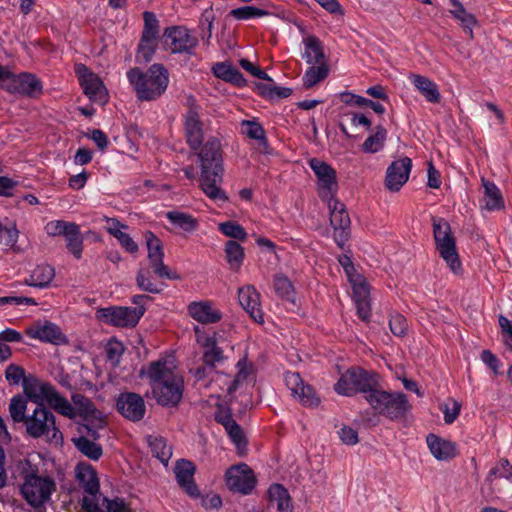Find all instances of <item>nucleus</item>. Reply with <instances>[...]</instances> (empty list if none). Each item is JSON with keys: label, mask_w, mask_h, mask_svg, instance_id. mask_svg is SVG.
<instances>
[{"label": "nucleus", "mask_w": 512, "mask_h": 512, "mask_svg": "<svg viewBox=\"0 0 512 512\" xmlns=\"http://www.w3.org/2000/svg\"><path fill=\"white\" fill-rule=\"evenodd\" d=\"M176 367L173 357H164L150 362L140 372L148 378L152 395L162 406L175 407L182 399L184 381Z\"/></svg>", "instance_id": "obj_1"}, {"label": "nucleus", "mask_w": 512, "mask_h": 512, "mask_svg": "<svg viewBox=\"0 0 512 512\" xmlns=\"http://www.w3.org/2000/svg\"><path fill=\"white\" fill-rule=\"evenodd\" d=\"M200 168V187L207 197L214 201H227L226 193L220 185L223 181L224 166L221 142L210 137L196 150Z\"/></svg>", "instance_id": "obj_2"}, {"label": "nucleus", "mask_w": 512, "mask_h": 512, "mask_svg": "<svg viewBox=\"0 0 512 512\" xmlns=\"http://www.w3.org/2000/svg\"><path fill=\"white\" fill-rule=\"evenodd\" d=\"M127 79L139 101L158 100L167 90L169 72L162 64H152L146 71L138 67L127 71Z\"/></svg>", "instance_id": "obj_3"}, {"label": "nucleus", "mask_w": 512, "mask_h": 512, "mask_svg": "<svg viewBox=\"0 0 512 512\" xmlns=\"http://www.w3.org/2000/svg\"><path fill=\"white\" fill-rule=\"evenodd\" d=\"M20 475L23 479L21 492L27 502L38 507L49 500L55 490V483L50 477H42L37 474V468L29 461L19 465Z\"/></svg>", "instance_id": "obj_4"}, {"label": "nucleus", "mask_w": 512, "mask_h": 512, "mask_svg": "<svg viewBox=\"0 0 512 512\" xmlns=\"http://www.w3.org/2000/svg\"><path fill=\"white\" fill-rule=\"evenodd\" d=\"M26 434L33 438H45L49 443L62 444L63 435L56 425L55 415L44 405H37L28 414L25 422Z\"/></svg>", "instance_id": "obj_5"}, {"label": "nucleus", "mask_w": 512, "mask_h": 512, "mask_svg": "<svg viewBox=\"0 0 512 512\" xmlns=\"http://www.w3.org/2000/svg\"><path fill=\"white\" fill-rule=\"evenodd\" d=\"M366 401L376 412L392 421L400 420L406 416L411 409L408 398L404 393H390L379 389L365 395Z\"/></svg>", "instance_id": "obj_6"}, {"label": "nucleus", "mask_w": 512, "mask_h": 512, "mask_svg": "<svg viewBox=\"0 0 512 512\" xmlns=\"http://www.w3.org/2000/svg\"><path fill=\"white\" fill-rule=\"evenodd\" d=\"M378 387L377 373L359 367H352L341 375L334 389L340 395L353 396L358 392L370 395Z\"/></svg>", "instance_id": "obj_7"}, {"label": "nucleus", "mask_w": 512, "mask_h": 512, "mask_svg": "<svg viewBox=\"0 0 512 512\" xmlns=\"http://www.w3.org/2000/svg\"><path fill=\"white\" fill-rule=\"evenodd\" d=\"M432 227L436 250L451 271L458 273L461 269V262L450 224L444 218L432 217Z\"/></svg>", "instance_id": "obj_8"}, {"label": "nucleus", "mask_w": 512, "mask_h": 512, "mask_svg": "<svg viewBox=\"0 0 512 512\" xmlns=\"http://www.w3.org/2000/svg\"><path fill=\"white\" fill-rule=\"evenodd\" d=\"M75 73L84 94L93 102L105 105L109 100L108 90L101 78L90 71L84 64L75 65Z\"/></svg>", "instance_id": "obj_9"}, {"label": "nucleus", "mask_w": 512, "mask_h": 512, "mask_svg": "<svg viewBox=\"0 0 512 512\" xmlns=\"http://www.w3.org/2000/svg\"><path fill=\"white\" fill-rule=\"evenodd\" d=\"M146 309L107 307L97 311V318L116 327H135Z\"/></svg>", "instance_id": "obj_10"}, {"label": "nucleus", "mask_w": 512, "mask_h": 512, "mask_svg": "<svg viewBox=\"0 0 512 512\" xmlns=\"http://www.w3.org/2000/svg\"><path fill=\"white\" fill-rule=\"evenodd\" d=\"M310 168L318 179L319 196L323 201L331 200L338 190L336 171L329 164L317 158L309 161Z\"/></svg>", "instance_id": "obj_11"}, {"label": "nucleus", "mask_w": 512, "mask_h": 512, "mask_svg": "<svg viewBox=\"0 0 512 512\" xmlns=\"http://www.w3.org/2000/svg\"><path fill=\"white\" fill-rule=\"evenodd\" d=\"M330 211V223L334 228V240L340 248L350 236V218L345 205L335 197L326 201Z\"/></svg>", "instance_id": "obj_12"}, {"label": "nucleus", "mask_w": 512, "mask_h": 512, "mask_svg": "<svg viewBox=\"0 0 512 512\" xmlns=\"http://www.w3.org/2000/svg\"><path fill=\"white\" fill-rule=\"evenodd\" d=\"M284 380L291 395L297 399L303 406L316 408L320 404V397L315 389L304 382L298 372H286Z\"/></svg>", "instance_id": "obj_13"}, {"label": "nucleus", "mask_w": 512, "mask_h": 512, "mask_svg": "<svg viewBox=\"0 0 512 512\" xmlns=\"http://www.w3.org/2000/svg\"><path fill=\"white\" fill-rule=\"evenodd\" d=\"M145 239L148 249V259L153 272L160 278L170 280L180 279V276L170 271L163 262L164 251L161 240L150 231L146 232Z\"/></svg>", "instance_id": "obj_14"}, {"label": "nucleus", "mask_w": 512, "mask_h": 512, "mask_svg": "<svg viewBox=\"0 0 512 512\" xmlns=\"http://www.w3.org/2000/svg\"><path fill=\"white\" fill-rule=\"evenodd\" d=\"M227 487L243 495L250 494L256 484V478L251 468L245 464H239L230 467L226 471Z\"/></svg>", "instance_id": "obj_15"}, {"label": "nucleus", "mask_w": 512, "mask_h": 512, "mask_svg": "<svg viewBox=\"0 0 512 512\" xmlns=\"http://www.w3.org/2000/svg\"><path fill=\"white\" fill-rule=\"evenodd\" d=\"M9 77L4 80L2 88L9 93H17L21 95L34 96L41 93V81L31 73L14 74L9 69Z\"/></svg>", "instance_id": "obj_16"}, {"label": "nucleus", "mask_w": 512, "mask_h": 512, "mask_svg": "<svg viewBox=\"0 0 512 512\" xmlns=\"http://www.w3.org/2000/svg\"><path fill=\"white\" fill-rule=\"evenodd\" d=\"M116 407L124 418L133 422L142 420L146 412L144 399L134 392L120 393L116 400Z\"/></svg>", "instance_id": "obj_17"}, {"label": "nucleus", "mask_w": 512, "mask_h": 512, "mask_svg": "<svg viewBox=\"0 0 512 512\" xmlns=\"http://www.w3.org/2000/svg\"><path fill=\"white\" fill-rule=\"evenodd\" d=\"M164 35L171 40L170 49L172 53L192 54V51L198 45V39L185 27L167 28Z\"/></svg>", "instance_id": "obj_18"}, {"label": "nucleus", "mask_w": 512, "mask_h": 512, "mask_svg": "<svg viewBox=\"0 0 512 512\" xmlns=\"http://www.w3.org/2000/svg\"><path fill=\"white\" fill-rule=\"evenodd\" d=\"M27 335L30 338L54 345H65L68 343V338L61 331L60 327L49 321L33 325L27 330Z\"/></svg>", "instance_id": "obj_19"}, {"label": "nucleus", "mask_w": 512, "mask_h": 512, "mask_svg": "<svg viewBox=\"0 0 512 512\" xmlns=\"http://www.w3.org/2000/svg\"><path fill=\"white\" fill-rule=\"evenodd\" d=\"M411 167L412 161L409 157L393 161L387 168L386 187L390 191H398L407 182Z\"/></svg>", "instance_id": "obj_20"}, {"label": "nucleus", "mask_w": 512, "mask_h": 512, "mask_svg": "<svg viewBox=\"0 0 512 512\" xmlns=\"http://www.w3.org/2000/svg\"><path fill=\"white\" fill-rule=\"evenodd\" d=\"M196 339L204 349L203 363L210 369H213L217 363L224 360L223 350L217 345L215 336L205 335L199 327H195Z\"/></svg>", "instance_id": "obj_21"}, {"label": "nucleus", "mask_w": 512, "mask_h": 512, "mask_svg": "<svg viewBox=\"0 0 512 512\" xmlns=\"http://www.w3.org/2000/svg\"><path fill=\"white\" fill-rule=\"evenodd\" d=\"M185 135L189 147L196 151L203 143V128L199 118L198 109L192 105L185 119Z\"/></svg>", "instance_id": "obj_22"}, {"label": "nucleus", "mask_w": 512, "mask_h": 512, "mask_svg": "<svg viewBox=\"0 0 512 512\" xmlns=\"http://www.w3.org/2000/svg\"><path fill=\"white\" fill-rule=\"evenodd\" d=\"M238 299L240 305L259 324L264 322L263 312L260 306V295L253 286H245L239 289Z\"/></svg>", "instance_id": "obj_23"}, {"label": "nucleus", "mask_w": 512, "mask_h": 512, "mask_svg": "<svg viewBox=\"0 0 512 512\" xmlns=\"http://www.w3.org/2000/svg\"><path fill=\"white\" fill-rule=\"evenodd\" d=\"M195 465L188 460H178L174 468L177 482L191 497L199 496V490L194 482Z\"/></svg>", "instance_id": "obj_24"}, {"label": "nucleus", "mask_w": 512, "mask_h": 512, "mask_svg": "<svg viewBox=\"0 0 512 512\" xmlns=\"http://www.w3.org/2000/svg\"><path fill=\"white\" fill-rule=\"evenodd\" d=\"M189 315L201 324H214L222 319V313L211 301L191 302L188 305Z\"/></svg>", "instance_id": "obj_25"}, {"label": "nucleus", "mask_w": 512, "mask_h": 512, "mask_svg": "<svg viewBox=\"0 0 512 512\" xmlns=\"http://www.w3.org/2000/svg\"><path fill=\"white\" fill-rule=\"evenodd\" d=\"M75 476L79 485L90 495L88 498L94 501L100 487L95 469L90 464L79 463L75 467Z\"/></svg>", "instance_id": "obj_26"}, {"label": "nucleus", "mask_w": 512, "mask_h": 512, "mask_svg": "<svg viewBox=\"0 0 512 512\" xmlns=\"http://www.w3.org/2000/svg\"><path fill=\"white\" fill-rule=\"evenodd\" d=\"M409 79L427 102L432 104L440 103L442 96L438 85L433 80L420 74H411Z\"/></svg>", "instance_id": "obj_27"}, {"label": "nucleus", "mask_w": 512, "mask_h": 512, "mask_svg": "<svg viewBox=\"0 0 512 512\" xmlns=\"http://www.w3.org/2000/svg\"><path fill=\"white\" fill-rule=\"evenodd\" d=\"M23 391L27 398L37 405H43V400H48L55 387L50 383L37 382L35 380L24 379Z\"/></svg>", "instance_id": "obj_28"}, {"label": "nucleus", "mask_w": 512, "mask_h": 512, "mask_svg": "<svg viewBox=\"0 0 512 512\" xmlns=\"http://www.w3.org/2000/svg\"><path fill=\"white\" fill-rule=\"evenodd\" d=\"M427 445L430 452L437 460H449L456 455V446L453 442L445 440L435 434L427 436Z\"/></svg>", "instance_id": "obj_29"}, {"label": "nucleus", "mask_w": 512, "mask_h": 512, "mask_svg": "<svg viewBox=\"0 0 512 512\" xmlns=\"http://www.w3.org/2000/svg\"><path fill=\"white\" fill-rule=\"evenodd\" d=\"M450 2L453 9H450L449 13L454 19L459 21L464 32L469 36V38L473 39V28L478 24L476 17L469 13L459 0H450Z\"/></svg>", "instance_id": "obj_30"}, {"label": "nucleus", "mask_w": 512, "mask_h": 512, "mask_svg": "<svg viewBox=\"0 0 512 512\" xmlns=\"http://www.w3.org/2000/svg\"><path fill=\"white\" fill-rule=\"evenodd\" d=\"M355 297V305L359 318L367 322L371 316V308L369 302V287L365 282L354 284L352 286Z\"/></svg>", "instance_id": "obj_31"}, {"label": "nucleus", "mask_w": 512, "mask_h": 512, "mask_svg": "<svg viewBox=\"0 0 512 512\" xmlns=\"http://www.w3.org/2000/svg\"><path fill=\"white\" fill-rule=\"evenodd\" d=\"M213 74L226 82L243 87L246 80L242 73L228 62H218L212 67Z\"/></svg>", "instance_id": "obj_32"}, {"label": "nucleus", "mask_w": 512, "mask_h": 512, "mask_svg": "<svg viewBox=\"0 0 512 512\" xmlns=\"http://www.w3.org/2000/svg\"><path fill=\"white\" fill-rule=\"evenodd\" d=\"M55 277L54 268L48 264H41L34 268L24 283L36 288H46Z\"/></svg>", "instance_id": "obj_33"}, {"label": "nucleus", "mask_w": 512, "mask_h": 512, "mask_svg": "<svg viewBox=\"0 0 512 512\" xmlns=\"http://www.w3.org/2000/svg\"><path fill=\"white\" fill-rule=\"evenodd\" d=\"M106 510L99 508L98 504L87 496L82 499V509L86 512H133L123 499L116 498L113 500L105 499Z\"/></svg>", "instance_id": "obj_34"}, {"label": "nucleus", "mask_w": 512, "mask_h": 512, "mask_svg": "<svg viewBox=\"0 0 512 512\" xmlns=\"http://www.w3.org/2000/svg\"><path fill=\"white\" fill-rule=\"evenodd\" d=\"M305 51L303 58L308 64H324L325 55L320 40L315 36H308L303 40Z\"/></svg>", "instance_id": "obj_35"}, {"label": "nucleus", "mask_w": 512, "mask_h": 512, "mask_svg": "<svg viewBox=\"0 0 512 512\" xmlns=\"http://www.w3.org/2000/svg\"><path fill=\"white\" fill-rule=\"evenodd\" d=\"M484 187L485 209L488 211L501 210L504 208V199L499 188L493 183L482 178Z\"/></svg>", "instance_id": "obj_36"}, {"label": "nucleus", "mask_w": 512, "mask_h": 512, "mask_svg": "<svg viewBox=\"0 0 512 512\" xmlns=\"http://www.w3.org/2000/svg\"><path fill=\"white\" fill-rule=\"evenodd\" d=\"M166 218L176 227L185 232H193L198 226V220L192 215L178 210L168 211Z\"/></svg>", "instance_id": "obj_37"}, {"label": "nucleus", "mask_w": 512, "mask_h": 512, "mask_svg": "<svg viewBox=\"0 0 512 512\" xmlns=\"http://www.w3.org/2000/svg\"><path fill=\"white\" fill-rule=\"evenodd\" d=\"M386 140L387 130L382 125H378L375 132L363 142L361 149L365 153H377L384 148Z\"/></svg>", "instance_id": "obj_38"}, {"label": "nucleus", "mask_w": 512, "mask_h": 512, "mask_svg": "<svg viewBox=\"0 0 512 512\" xmlns=\"http://www.w3.org/2000/svg\"><path fill=\"white\" fill-rule=\"evenodd\" d=\"M148 444L152 455L159 459L161 463L167 465L172 456V448L167 441L163 437L149 436Z\"/></svg>", "instance_id": "obj_39"}, {"label": "nucleus", "mask_w": 512, "mask_h": 512, "mask_svg": "<svg viewBox=\"0 0 512 512\" xmlns=\"http://www.w3.org/2000/svg\"><path fill=\"white\" fill-rule=\"evenodd\" d=\"M75 447L87 458L91 460H98L103 454L100 444L88 439L87 436H79L72 439Z\"/></svg>", "instance_id": "obj_40"}, {"label": "nucleus", "mask_w": 512, "mask_h": 512, "mask_svg": "<svg viewBox=\"0 0 512 512\" xmlns=\"http://www.w3.org/2000/svg\"><path fill=\"white\" fill-rule=\"evenodd\" d=\"M64 237L67 242V249L76 259H80L83 250V238L79 225L73 223L65 233Z\"/></svg>", "instance_id": "obj_41"}, {"label": "nucleus", "mask_w": 512, "mask_h": 512, "mask_svg": "<svg viewBox=\"0 0 512 512\" xmlns=\"http://www.w3.org/2000/svg\"><path fill=\"white\" fill-rule=\"evenodd\" d=\"M225 254L230 268L238 271L245 256L243 247L238 242L229 240L225 245Z\"/></svg>", "instance_id": "obj_42"}, {"label": "nucleus", "mask_w": 512, "mask_h": 512, "mask_svg": "<svg viewBox=\"0 0 512 512\" xmlns=\"http://www.w3.org/2000/svg\"><path fill=\"white\" fill-rule=\"evenodd\" d=\"M48 398L47 403L55 409L58 413L72 419L76 416V409L72 404L63 396H61L56 389Z\"/></svg>", "instance_id": "obj_43"}, {"label": "nucleus", "mask_w": 512, "mask_h": 512, "mask_svg": "<svg viewBox=\"0 0 512 512\" xmlns=\"http://www.w3.org/2000/svg\"><path fill=\"white\" fill-rule=\"evenodd\" d=\"M27 411V400L21 396L17 395L11 398L9 403V413L12 420L15 423H23L25 424L28 419Z\"/></svg>", "instance_id": "obj_44"}, {"label": "nucleus", "mask_w": 512, "mask_h": 512, "mask_svg": "<svg viewBox=\"0 0 512 512\" xmlns=\"http://www.w3.org/2000/svg\"><path fill=\"white\" fill-rule=\"evenodd\" d=\"M269 499L275 502L278 510L286 511L290 507V496L281 484H273L268 490Z\"/></svg>", "instance_id": "obj_45"}, {"label": "nucleus", "mask_w": 512, "mask_h": 512, "mask_svg": "<svg viewBox=\"0 0 512 512\" xmlns=\"http://www.w3.org/2000/svg\"><path fill=\"white\" fill-rule=\"evenodd\" d=\"M256 87L260 95L268 99L287 98L292 94L291 88L276 86L272 82L258 83Z\"/></svg>", "instance_id": "obj_46"}, {"label": "nucleus", "mask_w": 512, "mask_h": 512, "mask_svg": "<svg viewBox=\"0 0 512 512\" xmlns=\"http://www.w3.org/2000/svg\"><path fill=\"white\" fill-rule=\"evenodd\" d=\"M329 73L326 63L318 64V66H311L303 76V85L306 88H311L320 81L324 80Z\"/></svg>", "instance_id": "obj_47"}, {"label": "nucleus", "mask_w": 512, "mask_h": 512, "mask_svg": "<svg viewBox=\"0 0 512 512\" xmlns=\"http://www.w3.org/2000/svg\"><path fill=\"white\" fill-rule=\"evenodd\" d=\"M270 12L254 6H243L230 11V16L236 20H248L269 15Z\"/></svg>", "instance_id": "obj_48"}, {"label": "nucleus", "mask_w": 512, "mask_h": 512, "mask_svg": "<svg viewBox=\"0 0 512 512\" xmlns=\"http://www.w3.org/2000/svg\"><path fill=\"white\" fill-rule=\"evenodd\" d=\"M215 20V14L212 8L204 10L200 17L199 28L201 30V38L207 44L210 43L213 32V23Z\"/></svg>", "instance_id": "obj_49"}, {"label": "nucleus", "mask_w": 512, "mask_h": 512, "mask_svg": "<svg viewBox=\"0 0 512 512\" xmlns=\"http://www.w3.org/2000/svg\"><path fill=\"white\" fill-rule=\"evenodd\" d=\"M158 45V39L141 37L137 50V58L149 62Z\"/></svg>", "instance_id": "obj_50"}, {"label": "nucleus", "mask_w": 512, "mask_h": 512, "mask_svg": "<svg viewBox=\"0 0 512 512\" xmlns=\"http://www.w3.org/2000/svg\"><path fill=\"white\" fill-rule=\"evenodd\" d=\"M136 282L138 287L145 292L157 294L163 289L162 286H159L157 283L152 281L149 271L145 269H140L138 271Z\"/></svg>", "instance_id": "obj_51"}, {"label": "nucleus", "mask_w": 512, "mask_h": 512, "mask_svg": "<svg viewBox=\"0 0 512 512\" xmlns=\"http://www.w3.org/2000/svg\"><path fill=\"white\" fill-rule=\"evenodd\" d=\"M72 402L75 407L79 410V414L85 417L94 416L97 412L95 406L92 401L80 393H75L72 395Z\"/></svg>", "instance_id": "obj_52"}, {"label": "nucleus", "mask_w": 512, "mask_h": 512, "mask_svg": "<svg viewBox=\"0 0 512 512\" xmlns=\"http://www.w3.org/2000/svg\"><path fill=\"white\" fill-rule=\"evenodd\" d=\"M144 29L142 37L158 39L159 21L153 12L146 11L143 14Z\"/></svg>", "instance_id": "obj_53"}, {"label": "nucleus", "mask_w": 512, "mask_h": 512, "mask_svg": "<svg viewBox=\"0 0 512 512\" xmlns=\"http://www.w3.org/2000/svg\"><path fill=\"white\" fill-rule=\"evenodd\" d=\"M219 230L227 237L234 238L237 240H245L247 237V233L244 230V228L234 222V221H227L224 223H221L219 225Z\"/></svg>", "instance_id": "obj_54"}, {"label": "nucleus", "mask_w": 512, "mask_h": 512, "mask_svg": "<svg viewBox=\"0 0 512 512\" xmlns=\"http://www.w3.org/2000/svg\"><path fill=\"white\" fill-rule=\"evenodd\" d=\"M226 432L231 441L235 444L238 452L242 454L246 449L247 443L240 425L235 421L232 425L227 427Z\"/></svg>", "instance_id": "obj_55"}, {"label": "nucleus", "mask_w": 512, "mask_h": 512, "mask_svg": "<svg viewBox=\"0 0 512 512\" xmlns=\"http://www.w3.org/2000/svg\"><path fill=\"white\" fill-rule=\"evenodd\" d=\"M338 261L343 267L352 286H354V284L365 282V279L356 272L352 260L349 256L341 255L339 256Z\"/></svg>", "instance_id": "obj_56"}, {"label": "nucleus", "mask_w": 512, "mask_h": 512, "mask_svg": "<svg viewBox=\"0 0 512 512\" xmlns=\"http://www.w3.org/2000/svg\"><path fill=\"white\" fill-rule=\"evenodd\" d=\"M238 373L235 378L229 383L227 387V393L232 395L240 386V384L246 380L250 371L247 366L246 359H241L237 363Z\"/></svg>", "instance_id": "obj_57"}, {"label": "nucleus", "mask_w": 512, "mask_h": 512, "mask_svg": "<svg viewBox=\"0 0 512 512\" xmlns=\"http://www.w3.org/2000/svg\"><path fill=\"white\" fill-rule=\"evenodd\" d=\"M274 290L278 296L290 300L293 296V286L290 280L283 275L274 278Z\"/></svg>", "instance_id": "obj_58"}, {"label": "nucleus", "mask_w": 512, "mask_h": 512, "mask_svg": "<svg viewBox=\"0 0 512 512\" xmlns=\"http://www.w3.org/2000/svg\"><path fill=\"white\" fill-rule=\"evenodd\" d=\"M18 230L16 225L10 227L0 224V244L5 248H12L18 240Z\"/></svg>", "instance_id": "obj_59"}, {"label": "nucleus", "mask_w": 512, "mask_h": 512, "mask_svg": "<svg viewBox=\"0 0 512 512\" xmlns=\"http://www.w3.org/2000/svg\"><path fill=\"white\" fill-rule=\"evenodd\" d=\"M5 378L10 385H19L20 382L23 383L24 379H27L24 368L14 363L6 367Z\"/></svg>", "instance_id": "obj_60"}, {"label": "nucleus", "mask_w": 512, "mask_h": 512, "mask_svg": "<svg viewBox=\"0 0 512 512\" xmlns=\"http://www.w3.org/2000/svg\"><path fill=\"white\" fill-rule=\"evenodd\" d=\"M73 223L64 220L50 221L45 225V231L50 236H64Z\"/></svg>", "instance_id": "obj_61"}, {"label": "nucleus", "mask_w": 512, "mask_h": 512, "mask_svg": "<svg viewBox=\"0 0 512 512\" xmlns=\"http://www.w3.org/2000/svg\"><path fill=\"white\" fill-rule=\"evenodd\" d=\"M239 65L248 73H250L252 76L261 79L266 80L268 82H273L272 78L263 70H261L258 66L254 65L252 62H250L247 59H240Z\"/></svg>", "instance_id": "obj_62"}, {"label": "nucleus", "mask_w": 512, "mask_h": 512, "mask_svg": "<svg viewBox=\"0 0 512 512\" xmlns=\"http://www.w3.org/2000/svg\"><path fill=\"white\" fill-rule=\"evenodd\" d=\"M389 326L395 336L402 337L407 331V321L404 316L396 314L390 318Z\"/></svg>", "instance_id": "obj_63"}, {"label": "nucleus", "mask_w": 512, "mask_h": 512, "mask_svg": "<svg viewBox=\"0 0 512 512\" xmlns=\"http://www.w3.org/2000/svg\"><path fill=\"white\" fill-rule=\"evenodd\" d=\"M498 323L501 329V333L505 337L504 343L506 347L512 351V321H510L504 315H500L498 317Z\"/></svg>", "instance_id": "obj_64"}]
</instances>
